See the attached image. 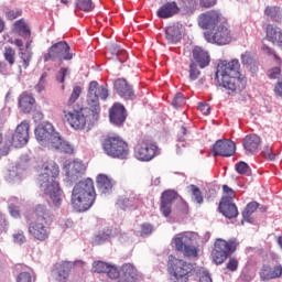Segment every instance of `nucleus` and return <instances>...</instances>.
<instances>
[{"mask_svg":"<svg viewBox=\"0 0 282 282\" xmlns=\"http://www.w3.org/2000/svg\"><path fill=\"white\" fill-rule=\"evenodd\" d=\"M241 64L235 58L230 62L224 59L218 62L215 73V80L218 87H223L229 96L239 94L246 89V79L241 77Z\"/></svg>","mask_w":282,"mask_h":282,"instance_id":"obj_1","label":"nucleus"},{"mask_svg":"<svg viewBox=\"0 0 282 282\" xmlns=\"http://www.w3.org/2000/svg\"><path fill=\"white\" fill-rule=\"evenodd\" d=\"M59 173L58 164L51 161L42 165L37 176L40 191L50 197L48 204H51L52 208L63 206V189H61V185L56 182Z\"/></svg>","mask_w":282,"mask_h":282,"instance_id":"obj_2","label":"nucleus"},{"mask_svg":"<svg viewBox=\"0 0 282 282\" xmlns=\"http://www.w3.org/2000/svg\"><path fill=\"white\" fill-rule=\"evenodd\" d=\"M95 202L96 189L94 188V181L91 178L80 181L74 186L70 204L76 213L89 210Z\"/></svg>","mask_w":282,"mask_h":282,"instance_id":"obj_3","label":"nucleus"},{"mask_svg":"<svg viewBox=\"0 0 282 282\" xmlns=\"http://www.w3.org/2000/svg\"><path fill=\"white\" fill-rule=\"evenodd\" d=\"M109 98V89L106 86L93 80L89 83L87 93V105L91 108L93 120H98L100 116V100Z\"/></svg>","mask_w":282,"mask_h":282,"instance_id":"obj_4","label":"nucleus"},{"mask_svg":"<svg viewBox=\"0 0 282 282\" xmlns=\"http://www.w3.org/2000/svg\"><path fill=\"white\" fill-rule=\"evenodd\" d=\"M237 248H239V240H237V238H231L229 240L221 238L216 239L212 251L214 263H216V265H221L228 257H231V254L237 252Z\"/></svg>","mask_w":282,"mask_h":282,"instance_id":"obj_5","label":"nucleus"},{"mask_svg":"<svg viewBox=\"0 0 282 282\" xmlns=\"http://www.w3.org/2000/svg\"><path fill=\"white\" fill-rule=\"evenodd\" d=\"M102 149L106 155L117 160H127L129 158V144L119 137H108L102 142Z\"/></svg>","mask_w":282,"mask_h":282,"instance_id":"obj_6","label":"nucleus"},{"mask_svg":"<svg viewBox=\"0 0 282 282\" xmlns=\"http://www.w3.org/2000/svg\"><path fill=\"white\" fill-rule=\"evenodd\" d=\"M169 270L171 282H188V273L193 272V264L170 256Z\"/></svg>","mask_w":282,"mask_h":282,"instance_id":"obj_7","label":"nucleus"},{"mask_svg":"<svg viewBox=\"0 0 282 282\" xmlns=\"http://www.w3.org/2000/svg\"><path fill=\"white\" fill-rule=\"evenodd\" d=\"M197 237V234L193 231H185L177 234L173 238V243L177 252H183L185 257H197V248L191 245V241Z\"/></svg>","mask_w":282,"mask_h":282,"instance_id":"obj_8","label":"nucleus"},{"mask_svg":"<svg viewBox=\"0 0 282 282\" xmlns=\"http://www.w3.org/2000/svg\"><path fill=\"white\" fill-rule=\"evenodd\" d=\"M67 122L73 129H85V124L90 122L94 124L97 120H94L91 108H80V110L64 111Z\"/></svg>","mask_w":282,"mask_h":282,"instance_id":"obj_9","label":"nucleus"},{"mask_svg":"<svg viewBox=\"0 0 282 282\" xmlns=\"http://www.w3.org/2000/svg\"><path fill=\"white\" fill-rule=\"evenodd\" d=\"M35 138L41 144V147H45L46 149H51L52 144L58 140V132L54 129V126L51 122H43L39 124L35 130Z\"/></svg>","mask_w":282,"mask_h":282,"instance_id":"obj_10","label":"nucleus"},{"mask_svg":"<svg viewBox=\"0 0 282 282\" xmlns=\"http://www.w3.org/2000/svg\"><path fill=\"white\" fill-rule=\"evenodd\" d=\"M156 155H160V148L151 141H141L134 147V158L139 162H151Z\"/></svg>","mask_w":282,"mask_h":282,"instance_id":"obj_11","label":"nucleus"},{"mask_svg":"<svg viewBox=\"0 0 282 282\" xmlns=\"http://www.w3.org/2000/svg\"><path fill=\"white\" fill-rule=\"evenodd\" d=\"M69 44L67 42H57L53 44L48 53L44 55V61H72L74 55L69 53Z\"/></svg>","mask_w":282,"mask_h":282,"instance_id":"obj_12","label":"nucleus"},{"mask_svg":"<svg viewBox=\"0 0 282 282\" xmlns=\"http://www.w3.org/2000/svg\"><path fill=\"white\" fill-rule=\"evenodd\" d=\"M224 21L219 10H209L198 17V25L202 30H215Z\"/></svg>","mask_w":282,"mask_h":282,"instance_id":"obj_13","label":"nucleus"},{"mask_svg":"<svg viewBox=\"0 0 282 282\" xmlns=\"http://www.w3.org/2000/svg\"><path fill=\"white\" fill-rule=\"evenodd\" d=\"M204 36L207 43H215L216 45H228L232 41L230 30L224 24H220L214 33L205 32Z\"/></svg>","mask_w":282,"mask_h":282,"instance_id":"obj_14","label":"nucleus"},{"mask_svg":"<svg viewBox=\"0 0 282 282\" xmlns=\"http://www.w3.org/2000/svg\"><path fill=\"white\" fill-rule=\"evenodd\" d=\"M28 140H30V123H28V121H22L12 135L11 144L15 149H21V147L28 144Z\"/></svg>","mask_w":282,"mask_h":282,"instance_id":"obj_15","label":"nucleus"},{"mask_svg":"<svg viewBox=\"0 0 282 282\" xmlns=\"http://www.w3.org/2000/svg\"><path fill=\"white\" fill-rule=\"evenodd\" d=\"M28 230L29 235L37 241H46V239H50V224L35 220L29 224Z\"/></svg>","mask_w":282,"mask_h":282,"instance_id":"obj_16","label":"nucleus"},{"mask_svg":"<svg viewBox=\"0 0 282 282\" xmlns=\"http://www.w3.org/2000/svg\"><path fill=\"white\" fill-rule=\"evenodd\" d=\"M235 151H237V145L232 141L217 140L213 145L215 156L221 155V158H230L235 155Z\"/></svg>","mask_w":282,"mask_h":282,"instance_id":"obj_17","label":"nucleus"},{"mask_svg":"<svg viewBox=\"0 0 282 282\" xmlns=\"http://www.w3.org/2000/svg\"><path fill=\"white\" fill-rule=\"evenodd\" d=\"M113 88L120 98H124V100H135V91L133 90V86H131L127 79L119 78L115 80Z\"/></svg>","mask_w":282,"mask_h":282,"instance_id":"obj_18","label":"nucleus"},{"mask_svg":"<svg viewBox=\"0 0 282 282\" xmlns=\"http://www.w3.org/2000/svg\"><path fill=\"white\" fill-rule=\"evenodd\" d=\"M177 199V192L173 189H167L163 192L161 196V207L160 210L163 217H171V213H173V204Z\"/></svg>","mask_w":282,"mask_h":282,"instance_id":"obj_19","label":"nucleus"},{"mask_svg":"<svg viewBox=\"0 0 282 282\" xmlns=\"http://www.w3.org/2000/svg\"><path fill=\"white\" fill-rule=\"evenodd\" d=\"M66 176L69 182H76L78 177L85 175L87 166L83 164V161L75 160L65 165Z\"/></svg>","mask_w":282,"mask_h":282,"instance_id":"obj_20","label":"nucleus"},{"mask_svg":"<svg viewBox=\"0 0 282 282\" xmlns=\"http://www.w3.org/2000/svg\"><path fill=\"white\" fill-rule=\"evenodd\" d=\"M109 118L111 124L122 127L127 120V109L121 104H115L109 110Z\"/></svg>","mask_w":282,"mask_h":282,"instance_id":"obj_21","label":"nucleus"},{"mask_svg":"<svg viewBox=\"0 0 282 282\" xmlns=\"http://www.w3.org/2000/svg\"><path fill=\"white\" fill-rule=\"evenodd\" d=\"M193 61L192 63H195L198 65L200 69H205V67H208L210 65V54H208V51L195 46L192 51Z\"/></svg>","mask_w":282,"mask_h":282,"instance_id":"obj_22","label":"nucleus"},{"mask_svg":"<svg viewBox=\"0 0 282 282\" xmlns=\"http://www.w3.org/2000/svg\"><path fill=\"white\" fill-rule=\"evenodd\" d=\"M74 264L72 262H62L55 265L53 270V276L57 282H67L69 279V272H72V268Z\"/></svg>","mask_w":282,"mask_h":282,"instance_id":"obj_23","label":"nucleus"},{"mask_svg":"<svg viewBox=\"0 0 282 282\" xmlns=\"http://www.w3.org/2000/svg\"><path fill=\"white\" fill-rule=\"evenodd\" d=\"M219 210L227 219H235L239 215L237 205L232 204L231 197H225L219 204Z\"/></svg>","mask_w":282,"mask_h":282,"instance_id":"obj_24","label":"nucleus"},{"mask_svg":"<svg viewBox=\"0 0 282 282\" xmlns=\"http://www.w3.org/2000/svg\"><path fill=\"white\" fill-rule=\"evenodd\" d=\"M113 237H118V229L105 228L99 230L95 235L93 239V243L94 246H102V243H107V241H111Z\"/></svg>","mask_w":282,"mask_h":282,"instance_id":"obj_25","label":"nucleus"},{"mask_svg":"<svg viewBox=\"0 0 282 282\" xmlns=\"http://www.w3.org/2000/svg\"><path fill=\"white\" fill-rule=\"evenodd\" d=\"M140 204V197L135 194H130L129 197L121 196L117 200V205L121 210H135Z\"/></svg>","mask_w":282,"mask_h":282,"instance_id":"obj_26","label":"nucleus"},{"mask_svg":"<svg viewBox=\"0 0 282 282\" xmlns=\"http://www.w3.org/2000/svg\"><path fill=\"white\" fill-rule=\"evenodd\" d=\"M36 107V99L32 95L23 93L19 98V108L22 113H32Z\"/></svg>","mask_w":282,"mask_h":282,"instance_id":"obj_27","label":"nucleus"},{"mask_svg":"<svg viewBox=\"0 0 282 282\" xmlns=\"http://www.w3.org/2000/svg\"><path fill=\"white\" fill-rule=\"evenodd\" d=\"M178 12L180 7H177L176 2H166L158 9L156 15L159 19H171V17H175Z\"/></svg>","mask_w":282,"mask_h":282,"instance_id":"obj_28","label":"nucleus"},{"mask_svg":"<svg viewBox=\"0 0 282 282\" xmlns=\"http://www.w3.org/2000/svg\"><path fill=\"white\" fill-rule=\"evenodd\" d=\"M97 188L101 195H111L113 191V180L105 174L97 176Z\"/></svg>","mask_w":282,"mask_h":282,"instance_id":"obj_29","label":"nucleus"},{"mask_svg":"<svg viewBox=\"0 0 282 282\" xmlns=\"http://www.w3.org/2000/svg\"><path fill=\"white\" fill-rule=\"evenodd\" d=\"M267 39L273 43V45H279V47H282V29L274 24H268Z\"/></svg>","mask_w":282,"mask_h":282,"instance_id":"obj_30","label":"nucleus"},{"mask_svg":"<svg viewBox=\"0 0 282 282\" xmlns=\"http://www.w3.org/2000/svg\"><path fill=\"white\" fill-rule=\"evenodd\" d=\"M282 275V267L275 265L271 268L268 264H264L260 271V278L262 281H270L272 279H279Z\"/></svg>","mask_w":282,"mask_h":282,"instance_id":"obj_31","label":"nucleus"},{"mask_svg":"<svg viewBox=\"0 0 282 282\" xmlns=\"http://www.w3.org/2000/svg\"><path fill=\"white\" fill-rule=\"evenodd\" d=\"M260 144L261 138L257 134H248L242 141L243 149L248 153H257Z\"/></svg>","mask_w":282,"mask_h":282,"instance_id":"obj_32","label":"nucleus"},{"mask_svg":"<svg viewBox=\"0 0 282 282\" xmlns=\"http://www.w3.org/2000/svg\"><path fill=\"white\" fill-rule=\"evenodd\" d=\"M23 173L24 171L20 166H12L4 173V180L8 184H19L23 180Z\"/></svg>","mask_w":282,"mask_h":282,"instance_id":"obj_33","label":"nucleus"},{"mask_svg":"<svg viewBox=\"0 0 282 282\" xmlns=\"http://www.w3.org/2000/svg\"><path fill=\"white\" fill-rule=\"evenodd\" d=\"M121 273V281L124 282H135V279H138V270H135V267L131 263H126L121 267L120 270Z\"/></svg>","mask_w":282,"mask_h":282,"instance_id":"obj_34","label":"nucleus"},{"mask_svg":"<svg viewBox=\"0 0 282 282\" xmlns=\"http://www.w3.org/2000/svg\"><path fill=\"white\" fill-rule=\"evenodd\" d=\"M164 32L167 43L175 44L180 43V41L182 40V31H180V26L177 25L166 26Z\"/></svg>","mask_w":282,"mask_h":282,"instance_id":"obj_35","label":"nucleus"},{"mask_svg":"<svg viewBox=\"0 0 282 282\" xmlns=\"http://www.w3.org/2000/svg\"><path fill=\"white\" fill-rule=\"evenodd\" d=\"M33 54L34 53H32V41H28L25 43L23 52H19V57L24 69H28V67H30Z\"/></svg>","mask_w":282,"mask_h":282,"instance_id":"obj_36","label":"nucleus"},{"mask_svg":"<svg viewBox=\"0 0 282 282\" xmlns=\"http://www.w3.org/2000/svg\"><path fill=\"white\" fill-rule=\"evenodd\" d=\"M50 149H55V151H59L61 153H74V147L69 142L63 141L61 134H57V139H55Z\"/></svg>","mask_w":282,"mask_h":282,"instance_id":"obj_37","label":"nucleus"},{"mask_svg":"<svg viewBox=\"0 0 282 282\" xmlns=\"http://www.w3.org/2000/svg\"><path fill=\"white\" fill-rule=\"evenodd\" d=\"M35 221H42L44 224H52V214L50 213V209L45 205H37L35 207Z\"/></svg>","mask_w":282,"mask_h":282,"instance_id":"obj_38","label":"nucleus"},{"mask_svg":"<svg viewBox=\"0 0 282 282\" xmlns=\"http://www.w3.org/2000/svg\"><path fill=\"white\" fill-rule=\"evenodd\" d=\"M14 32L19 34V36H22V39H28L30 36V28H28V24H25L23 19L15 21Z\"/></svg>","mask_w":282,"mask_h":282,"instance_id":"obj_39","label":"nucleus"},{"mask_svg":"<svg viewBox=\"0 0 282 282\" xmlns=\"http://www.w3.org/2000/svg\"><path fill=\"white\" fill-rule=\"evenodd\" d=\"M259 208V203L251 202L247 204L245 210L242 212V218L243 221H247L248 224H252V214Z\"/></svg>","mask_w":282,"mask_h":282,"instance_id":"obj_40","label":"nucleus"},{"mask_svg":"<svg viewBox=\"0 0 282 282\" xmlns=\"http://www.w3.org/2000/svg\"><path fill=\"white\" fill-rule=\"evenodd\" d=\"M109 50L110 54L116 56L120 63H124V61H127V51L120 47V45L111 44Z\"/></svg>","mask_w":282,"mask_h":282,"instance_id":"obj_41","label":"nucleus"},{"mask_svg":"<svg viewBox=\"0 0 282 282\" xmlns=\"http://www.w3.org/2000/svg\"><path fill=\"white\" fill-rule=\"evenodd\" d=\"M264 14L269 17V19H272V21H282V10L279 7H267Z\"/></svg>","mask_w":282,"mask_h":282,"instance_id":"obj_42","label":"nucleus"},{"mask_svg":"<svg viewBox=\"0 0 282 282\" xmlns=\"http://www.w3.org/2000/svg\"><path fill=\"white\" fill-rule=\"evenodd\" d=\"M181 10L184 12V14H193L196 10L197 3L195 0H181Z\"/></svg>","mask_w":282,"mask_h":282,"instance_id":"obj_43","label":"nucleus"},{"mask_svg":"<svg viewBox=\"0 0 282 282\" xmlns=\"http://www.w3.org/2000/svg\"><path fill=\"white\" fill-rule=\"evenodd\" d=\"M3 56L7 63H9L10 67L17 63V52L11 46L4 47Z\"/></svg>","mask_w":282,"mask_h":282,"instance_id":"obj_44","label":"nucleus"},{"mask_svg":"<svg viewBox=\"0 0 282 282\" xmlns=\"http://www.w3.org/2000/svg\"><path fill=\"white\" fill-rule=\"evenodd\" d=\"M14 199L15 202H19V198L14 196L9 199V213L11 217L19 219V217H21V210L19 209V206L14 205Z\"/></svg>","mask_w":282,"mask_h":282,"instance_id":"obj_45","label":"nucleus"},{"mask_svg":"<svg viewBox=\"0 0 282 282\" xmlns=\"http://www.w3.org/2000/svg\"><path fill=\"white\" fill-rule=\"evenodd\" d=\"M189 188L192 191V199H194L196 204H204V196L202 195V189L193 184L189 185Z\"/></svg>","mask_w":282,"mask_h":282,"instance_id":"obj_46","label":"nucleus"},{"mask_svg":"<svg viewBox=\"0 0 282 282\" xmlns=\"http://www.w3.org/2000/svg\"><path fill=\"white\" fill-rule=\"evenodd\" d=\"M76 7L83 12H91V10L95 8L91 0H77Z\"/></svg>","mask_w":282,"mask_h":282,"instance_id":"obj_47","label":"nucleus"},{"mask_svg":"<svg viewBox=\"0 0 282 282\" xmlns=\"http://www.w3.org/2000/svg\"><path fill=\"white\" fill-rule=\"evenodd\" d=\"M109 270V263L97 261L93 263V272H97V274H106Z\"/></svg>","mask_w":282,"mask_h":282,"instance_id":"obj_48","label":"nucleus"},{"mask_svg":"<svg viewBox=\"0 0 282 282\" xmlns=\"http://www.w3.org/2000/svg\"><path fill=\"white\" fill-rule=\"evenodd\" d=\"M34 272L30 271H22L17 276V282H34Z\"/></svg>","mask_w":282,"mask_h":282,"instance_id":"obj_49","label":"nucleus"},{"mask_svg":"<svg viewBox=\"0 0 282 282\" xmlns=\"http://www.w3.org/2000/svg\"><path fill=\"white\" fill-rule=\"evenodd\" d=\"M241 63L245 65V67H252L254 65V56H252V53L246 52L241 54Z\"/></svg>","mask_w":282,"mask_h":282,"instance_id":"obj_50","label":"nucleus"},{"mask_svg":"<svg viewBox=\"0 0 282 282\" xmlns=\"http://www.w3.org/2000/svg\"><path fill=\"white\" fill-rule=\"evenodd\" d=\"M202 72L199 70V67L195 62H191L189 64V79L191 80H197L199 78Z\"/></svg>","mask_w":282,"mask_h":282,"instance_id":"obj_51","label":"nucleus"},{"mask_svg":"<svg viewBox=\"0 0 282 282\" xmlns=\"http://www.w3.org/2000/svg\"><path fill=\"white\" fill-rule=\"evenodd\" d=\"M261 154L263 158H265V160H269L270 162H274V160H276V154L272 152V147L270 145H264L262 148Z\"/></svg>","mask_w":282,"mask_h":282,"instance_id":"obj_52","label":"nucleus"},{"mask_svg":"<svg viewBox=\"0 0 282 282\" xmlns=\"http://www.w3.org/2000/svg\"><path fill=\"white\" fill-rule=\"evenodd\" d=\"M80 94H83V88L80 86H75L68 99V105H74V102L80 98Z\"/></svg>","mask_w":282,"mask_h":282,"instance_id":"obj_53","label":"nucleus"},{"mask_svg":"<svg viewBox=\"0 0 282 282\" xmlns=\"http://www.w3.org/2000/svg\"><path fill=\"white\" fill-rule=\"evenodd\" d=\"M106 274L109 279H121L120 270H118V267L116 265L109 264Z\"/></svg>","mask_w":282,"mask_h":282,"instance_id":"obj_54","label":"nucleus"},{"mask_svg":"<svg viewBox=\"0 0 282 282\" xmlns=\"http://www.w3.org/2000/svg\"><path fill=\"white\" fill-rule=\"evenodd\" d=\"M25 241H26V238L23 230H18L13 234V243H18V246H23Z\"/></svg>","mask_w":282,"mask_h":282,"instance_id":"obj_55","label":"nucleus"},{"mask_svg":"<svg viewBox=\"0 0 282 282\" xmlns=\"http://www.w3.org/2000/svg\"><path fill=\"white\" fill-rule=\"evenodd\" d=\"M69 74H72L69 68L62 67L59 69V72H57V75H56L57 83H65V78H67V76H69Z\"/></svg>","mask_w":282,"mask_h":282,"instance_id":"obj_56","label":"nucleus"},{"mask_svg":"<svg viewBox=\"0 0 282 282\" xmlns=\"http://www.w3.org/2000/svg\"><path fill=\"white\" fill-rule=\"evenodd\" d=\"M46 78L47 73H43L40 77L37 85H35V90L37 91V94H41V91L45 90V86L47 85V83L45 82Z\"/></svg>","mask_w":282,"mask_h":282,"instance_id":"obj_57","label":"nucleus"},{"mask_svg":"<svg viewBox=\"0 0 282 282\" xmlns=\"http://www.w3.org/2000/svg\"><path fill=\"white\" fill-rule=\"evenodd\" d=\"M21 14H23V11L20 9H15V10L8 9L6 11V17H7V19H9V21H14V19H19V17H21Z\"/></svg>","mask_w":282,"mask_h":282,"instance_id":"obj_58","label":"nucleus"},{"mask_svg":"<svg viewBox=\"0 0 282 282\" xmlns=\"http://www.w3.org/2000/svg\"><path fill=\"white\" fill-rule=\"evenodd\" d=\"M236 171L237 173H239V175H246V173L250 171V166L248 165V163L240 161L236 164Z\"/></svg>","mask_w":282,"mask_h":282,"instance_id":"obj_59","label":"nucleus"},{"mask_svg":"<svg viewBox=\"0 0 282 282\" xmlns=\"http://www.w3.org/2000/svg\"><path fill=\"white\" fill-rule=\"evenodd\" d=\"M199 282H213V278H210V273H208V270L200 269L198 271Z\"/></svg>","mask_w":282,"mask_h":282,"instance_id":"obj_60","label":"nucleus"},{"mask_svg":"<svg viewBox=\"0 0 282 282\" xmlns=\"http://www.w3.org/2000/svg\"><path fill=\"white\" fill-rule=\"evenodd\" d=\"M226 268L229 272H237V268H239V260H237V258H230Z\"/></svg>","mask_w":282,"mask_h":282,"instance_id":"obj_61","label":"nucleus"},{"mask_svg":"<svg viewBox=\"0 0 282 282\" xmlns=\"http://www.w3.org/2000/svg\"><path fill=\"white\" fill-rule=\"evenodd\" d=\"M172 105L177 109L184 105V95L182 93H177L172 101Z\"/></svg>","mask_w":282,"mask_h":282,"instance_id":"obj_62","label":"nucleus"},{"mask_svg":"<svg viewBox=\"0 0 282 282\" xmlns=\"http://www.w3.org/2000/svg\"><path fill=\"white\" fill-rule=\"evenodd\" d=\"M268 76L271 80H276L279 76H281V68L280 67H273L268 72Z\"/></svg>","mask_w":282,"mask_h":282,"instance_id":"obj_63","label":"nucleus"},{"mask_svg":"<svg viewBox=\"0 0 282 282\" xmlns=\"http://www.w3.org/2000/svg\"><path fill=\"white\" fill-rule=\"evenodd\" d=\"M151 232H153V225L147 223L141 225V237H144V235H151Z\"/></svg>","mask_w":282,"mask_h":282,"instance_id":"obj_64","label":"nucleus"}]
</instances>
